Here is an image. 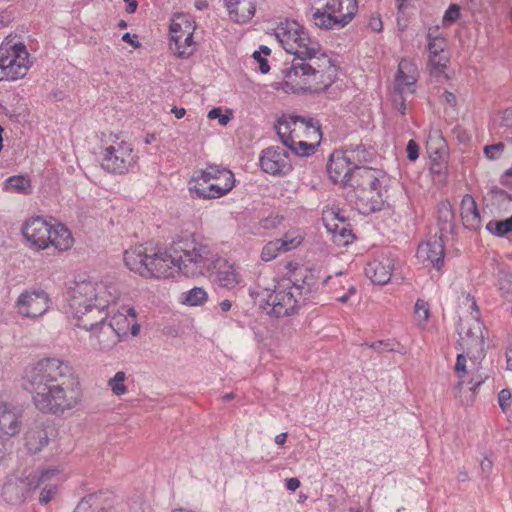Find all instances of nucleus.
<instances>
[{
	"instance_id": "f257e3e1",
	"label": "nucleus",
	"mask_w": 512,
	"mask_h": 512,
	"mask_svg": "<svg viewBox=\"0 0 512 512\" xmlns=\"http://www.w3.org/2000/svg\"><path fill=\"white\" fill-rule=\"evenodd\" d=\"M24 379L32 404L41 413L60 416L82 403L80 377L68 361L40 359L27 367Z\"/></svg>"
},
{
	"instance_id": "f03ea898",
	"label": "nucleus",
	"mask_w": 512,
	"mask_h": 512,
	"mask_svg": "<svg viewBox=\"0 0 512 512\" xmlns=\"http://www.w3.org/2000/svg\"><path fill=\"white\" fill-rule=\"evenodd\" d=\"M119 295L116 285L103 281L84 280L71 289L70 307L77 326L90 332L94 348L100 351H109L122 341L108 323L105 311Z\"/></svg>"
},
{
	"instance_id": "7ed1b4c3",
	"label": "nucleus",
	"mask_w": 512,
	"mask_h": 512,
	"mask_svg": "<svg viewBox=\"0 0 512 512\" xmlns=\"http://www.w3.org/2000/svg\"><path fill=\"white\" fill-rule=\"evenodd\" d=\"M281 73L283 80L275 82L274 89L294 94L316 92L333 83L337 76V66L325 51H320L315 55H295Z\"/></svg>"
},
{
	"instance_id": "20e7f679",
	"label": "nucleus",
	"mask_w": 512,
	"mask_h": 512,
	"mask_svg": "<svg viewBox=\"0 0 512 512\" xmlns=\"http://www.w3.org/2000/svg\"><path fill=\"white\" fill-rule=\"evenodd\" d=\"M250 295L263 311L276 318L293 315L305 303L288 280L277 281L269 270L259 274Z\"/></svg>"
},
{
	"instance_id": "39448f33",
	"label": "nucleus",
	"mask_w": 512,
	"mask_h": 512,
	"mask_svg": "<svg viewBox=\"0 0 512 512\" xmlns=\"http://www.w3.org/2000/svg\"><path fill=\"white\" fill-rule=\"evenodd\" d=\"M170 251L175 254L179 272L187 277L211 272L220 260L214 246L208 240L195 235L173 241Z\"/></svg>"
},
{
	"instance_id": "423d86ee",
	"label": "nucleus",
	"mask_w": 512,
	"mask_h": 512,
	"mask_svg": "<svg viewBox=\"0 0 512 512\" xmlns=\"http://www.w3.org/2000/svg\"><path fill=\"white\" fill-rule=\"evenodd\" d=\"M276 130L282 143L297 156L307 157L314 154L321 140L319 125L299 116L281 117Z\"/></svg>"
},
{
	"instance_id": "0eeeda50",
	"label": "nucleus",
	"mask_w": 512,
	"mask_h": 512,
	"mask_svg": "<svg viewBox=\"0 0 512 512\" xmlns=\"http://www.w3.org/2000/svg\"><path fill=\"white\" fill-rule=\"evenodd\" d=\"M21 231L32 249L46 250L53 246L59 252H66L74 245L73 235L64 224L51 223L40 216L27 219Z\"/></svg>"
},
{
	"instance_id": "6e6552de",
	"label": "nucleus",
	"mask_w": 512,
	"mask_h": 512,
	"mask_svg": "<svg viewBox=\"0 0 512 512\" xmlns=\"http://www.w3.org/2000/svg\"><path fill=\"white\" fill-rule=\"evenodd\" d=\"M383 178L384 174L381 171L370 167H362L352 174L349 196L361 214H371L382 208Z\"/></svg>"
},
{
	"instance_id": "1a4fd4ad",
	"label": "nucleus",
	"mask_w": 512,
	"mask_h": 512,
	"mask_svg": "<svg viewBox=\"0 0 512 512\" xmlns=\"http://www.w3.org/2000/svg\"><path fill=\"white\" fill-rule=\"evenodd\" d=\"M235 186L231 170L208 164L204 169L195 171L188 181V190L194 199H218L228 194Z\"/></svg>"
},
{
	"instance_id": "9d476101",
	"label": "nucleus",
	"mask_w": 512,
	"mask_h": 512,
	"mask_svg": "<svg viewBox=\"0 0 512 512\" xmlns=\"http://www.w3.org/2000/svg\"><path fill=\"white\" fill-rule=\"evenodd\" d=\"M138 160L139 156L133 145L128 141L116 138L104 145L100 164L110 174L125 175L137 166Z\"/></svg>"
},
{
	"instance_id": "9b49d317",
	"label": "nucleus",
	"mask_w": 512,
	"mask_h": 512,
	"mask_svg": "<svg viewBox=\"0 0 512 512\" xmlns=\"http://www.w3.org/2000/svg\"><path fill=\"white\" fill-rule=\"evenodd\" d=\"M275 36L289 54L315 55L322 50L321 45L311 39L305 29L294 20H285L275 29Z\"/></svg>"
},
{
	"instance_id": "f8f14e48",
	"label": "nucleus",
	"mask_w": 512,
	"mask_h": 512,
	"mask_svg": "<svg viewBox=\"0 0 512 512\" xmlns=\"http://www.w3.org/2000/svg\"><path fill=\"white\" fill-rule=\"evenodd\" d=\"M30 67L26 46L6 39L0 45V81L23 78Z\"/></svg>"
},
{
	"instance_id": "ddd939ff",
	"label": "nucleus",
	"mask_w": 512,
	"mask_h": 512,
	"mask_svg": "<svg viewBox=\"0 0 512 512\" xmlns=\"http://www.w3.org/2000/svg\"><path fill=\"white\" fill-rule=\"evenodd\" d=\"M57 468L47 469L40 473H30L20 477L11 475L7 477L2 487L3 499L12 505L23 503L33 490L40 487L46 480L58 474Z\"/></svg>"
},
{
	"instance_id": "4468645a",
	"label": "nucleus",
	"mask_w": 512,
	"mask_h": 512,
	"mask_svg": "<svg viewBox=\"0 0 512 512\" xmlns=\"http://www.w3.org/2000/svg\"><path fill=\"white\" fill-rule=\"evenodd\" d=\"M357 10V0H328L323 10L313 13V22L321 29L342 28L354 18Z\"/></svg>"
},
{
	"instance_id": "2eb2a0df",
	"label": "nucleus",
	"mask_w": 512,
	"mask_h": 512,
	"mask_svg": "<svg viewBox=\"0 0 512 512\" xmlns=\"http://www.w3.org/2000/svg\"><path fill=\"white\" fill-rule=\"evenodd\" d=\"M287 269L290 272V278L287 280L304 302L309 300L323 284L333 281L331 275H325L319 269L298 267L292 262L287 264Z\"/></svg>"
},
{
	"instance_id": "dca6fc26",
	"label": "nucleus",
	"mask_w": 512,
	"mask_h": 512,
	"mask_svg": "<svg viewBox=\"0 0 512 512\" xmlns=\"http://www.w3.org/2000/svg\"><path fill=\"white\" fill-rule=\"evenodd\" d=\"M441 218L444 219V226L440 228V235L435 234L429 240L421 243L417 249V258L425 266H433L439 270L444 262V242L442 239L443 231H452L451 220L453 214L448 206H443L440 210Z\"/></svg>"
},
{
	"instance_id": "f3484780",
	"label": "nucleus",
	"mask_w": 512,
	"mask_h": 512,
	"mask_svg": "<svg viewBox=\"0 0 512 512\" xmlns=\"http://www.w3.org/2000/svg\"><path fill=\"white\" fill-rule=\"evenodd\" d=\"M48 294L41 289H26L20 293L14 303V309L21 317L35 319L49 309Z\"/></svg>"
},
{
	"instance_id": "a211bd4d",
	"label": "nucleus",
	"mask_w": 512,
	"mask_h": 512,
	"mask_svg": "<svg viewBox=\"0 0 512 512\" xmlns=\"http://www.w3.org/2000/svg\"><path fill=\"white\" fill-rule=\"evenodd\" d=\"M419 76L416 64L408 59H402L399 62L397 74L395 77V93L403 97L406 94H414L416 91V82ZM405 99L402 98L398 106L400 114H406Z\"/></svg>"
},
{
	"instance_id": "6ab92c4d",
	"label": "nucleus",
	"mask_w": 512,
	"mask_h": 512,
	"mask_svg": "<svg viewBox=\"0 0 512 512\" xmlns=\"http://www.w3.org/2000/svg\"><path fill=\"white\" fill-rule=\"evenodd\" d=\"M155 255L150 261V268L142 267L139 262L135 265L141 268L144 278H170L179 272L176 257L172 251L156 249Z\"/></svg>"
},
{
	"instance_id": "aec40b11",
	"label": "nucleus",
	"mask_w": 512,
	"mask_h": 512,
	"mask_svg": "<svg viewBox=\"0 0 512 512\" xmlns=\"http://www.w3.org/2000/svg\"><path fill=\"white\" fill-rule=\"evenodd\" d=\"M260 166L272 176L287 175L292 169L288 153L280 147L266 148L260 157Z\"/></svg>"
},
{
	"instance_id": "412c9836",
	"label": "nucleus",
	"mask_w": 512,
	"mask_h": 512,
	"mask_svg": "<svg viewBox=\"0 0 512 512\" xmlns=\"http://www.w3.org/2000/svg\"><path fill=\"white\" fill-rule=\"evenodd\" d=\"M483 324L477 316L471 318V323L461 322L459 326L460 344L467 353H482L484 350Z\"/></svg>"
},
{
	"instance_id": "4be33fe9",
	"label": "nucleus",
	"mask_w": 512,
	"mask_h": 512,
	"mask_svg": "<svg viewBox=\"0 0 512 512\" xmlns=\"http://www.w3.org/2000/svg\"><path fill=\"white\" fill-rule=\"evenodd\" d=\"M395 260L390 253H381L370 260L365 267V275L378 285L387 284L394 270Z\"/></svg>"
},
{
	"instance_id": "5701e85b",
	"label": "nucleus",
	"mask_w": 512,
	"mask_h": 512,
	"mask_svg": "<svg viewBox=\"0 0 512 512\" xmlns=\"http://www.w3.org/2000/svg\"><path fill=\"white\" fill-rule=\"evenodd\" d=\"M327 172L334 183L349 186L355 169L344 152H334L330 156Z\"/></svg>"
},
{
	"instance_id": "b1692460",
	"label": "nucleus",
	"mask_w": 512,
	"mask_h": 512,
	"mask_svg": "<svg viewBox=\"0 0 512 512\" xmlns=\"http://www.w3.org/2000/svg\"><path fill=\"white\" fill-rule=\"evenodd\" d=\"M22 428V414L13 405L0 403V437L12 438Z\"/></svg>"
},
{
	"instance_id": "393cba45",
	"label": "nucleus",
	"mask_w": 512,
	"mask_h": 512,
	"mask_svg": "<svg viewBox=\"0 0 512 512\" xmlns=\"http://www.w3.org/2000/svg\"><path fill=\"white\" fill-rule=\"evenodd\" d=\"M427 39L431 65L437 69L445 68L447 57L443 53L447 47V41L438 26L428 29Z\"/></svg>"
},
{
	"instance_id": "a878e982",
	"label": "nucleus",
	"mask_w": 512,
	"mask_h": 512,
	"mask_svg": "<svg viewBox=\"0 0 512 512\" xmlns=\"http://www.w3.org/2000/svg\"><path fill=\"white\" fill-rule=\"evenodd\" d=\"M323 221L337 245L345 246L353 241L354 235L352 231L347 227L348 225L345 220L339 218L338 213L327 211L323 216Z\"/></svg>"
},
{
	"instance_id": "bb28decb",
	"label": "nucleus",
	"mask_w": 512,
	"mask_h": 512,
	"mask_svg": "<svg viewBox=\"0 0 512 512\" xmlns=\"http://www.w3.org/2000/svg\"><path fill=\"white\" fill-rule=\"evenodd\" d=\"M155 248H149L144 245L130 247L124 252V263L128 269L144 278L141 268L135 266L139 262L142 267L150 268V261L155 255Z\"/></svg>"
},
{
	"instance_id": "cd10ccee",
	"label": "nucleus",
	"mask_w": 512,
	"mask_h": 512,
	"mask_svg": "<svg viewBox=\"0 0 512 512\" xmlns=\"http://www.w3.org/2000/svg\"><path fill=\"white\" fill-rule=\"evenodd\" d=\"M110 506V494L99 491L83 497L77 504L74 512H106Z\"/></svg>"
},
{
	"instance_id": "c85d7f7f",
	"label": "nucleus",
	"mask_w": 512,
	"mask_h": 512,
	"mask_svg": "<svg viewBox=\"0 0 512 512\" xmlns=\"http://www.w3.org/2000/svg\"><path fill=\"white\" fill-rule=\"evenodd\" d=\"M214 269H217L216 280L221 287L234 289L242 282L238 268L226 260L220 258Z\"/></svg>"
},
{
	"instance_id": "c756f323",
	"label": "nucleus",
	"mask_w": 512,
	"mask_h": 512,
	"mask_svg": "<svg viewBox=\"0 0 512 512\" xmlns=\"http://www.w3.org/2000/svg\"><path fill=\"white\" fill-rule=\"evenodd\" d=\"M487 378V375H477L472 379L471 384H462L460 386V383H457L455 385V397L459 400L461 405L466 407L473 405L476 399L478 388L485 382Z\"/></svg>"
},
{
	"instance_id": "7c9ffc66",
	"label": "nucleus",
	"mask_w": 512,
	"mask_h": 512,
	"mask_svg": "<svg viewBox=\"0 0 512 512\" xmlns=\"http://www.w3.org/2000/svg\"><path fill=\"white\" fill-rule=\"evenodd\" d=\"M196 25L189 14H175L169 27L171 41H179L183 36L194 34Z\"/></svg>"
},
{
	"instance_id": "2f4dec72",
	"label": "nucleus",
	"mask_w": 512,
	"mask_h": 512,
	"mask_svg": "<svg viewBox=\"0 0 512 512\" xmlns=\"http://www.w3.org/2000/svg\"><path fill=\"white\" fill-rule=\"evenodd\" d=\"M454 371L458 377L457 383H460V386L471 384L472 379L477 375H485L481 372L479 364L472 360L468 361L464 354H458Z\"/></svg>"
},
{
	"instance_id": "473e14b6",
	"label": "nucleus",
	"mask_w": 512,
	"mask_h": 512,
	"mask_svg": "<svg viewBox=\"0 0 512 512\" xmlns=\"http://www.w3.org/2000/svg\"><path fill=\"white\" fill-rule=\"evenodd\" d=\"M461 218L465 228L477 230L481 227V217L474 198L465 195L461 201Z\"/></svg>"
},
{
	"instance_id": "72a5a7b5",
	"label": "nucleus",
	"mask_w": 512,
	"mask_h": 512,
	"mask_svg": "<svg viewBox=\"0 0 512 512\" xmlns=\"http://www.w3.org/2000/svg\"><path fill=\"white\" fill-rule=\"evenodd\" d=\"M231 17L238 23H245L255 13L257 0H225Z\"/></svg>"
},
{
	"instance_id": "f704fd0d",
	"label": "nucleus",
	"mask_w": 512,
	"mask_h": 512,
	"mask_svg": "<svg viewBox=\"0 0 512 512\" xmlns=\"http://www.w3.org/2000/svg\"><path fill=\"white\" fill-rule=\"evenodd\" d=\"M133 317H137L133 307H122L121 310L108 317V323L112 325L121 340L127 336L130 328L129 322L133 321Z\"/></svg>"
},
{
	"instance_id": "c9c22d12",
	"label": "nucleus",
	"mask_w": 512,
	"mask_h": 512,
	"mask_svg": "<svg viewBox=\"0 0 512 512\" xmlns=\"http://www.w3.org/2000/svg\"><path fill=\"white\" fill-rule=\"evenodd\" d=\"M24 439L26 448L34 454L41 451L49 442L46 430L40 425L29 428Z\"/></svg>"
},
{
	"instance_id": "e433bc0d",
	"label": "nucleus",
	"mask_w": 512,
	"mask_h": 512,
	"mask_svg": "<svg viewBox=\"0 0 512 512\" xmlns=\"http://www.w3.org/2000/svg\"><path fill=\"white\" fill-rule=\"evenodd\" d=\"M344 153L354 166L355 171L361 168L358 167V164L368 162L373 156L372 151L367 149L364 145H356L355 147L345 150Z\"/></svg>"
},
{
	"instance_id": "4c0bfd02",
	"label": "nucleus",
	"mask_w": 512,
	"mask_h": 512,
	"mask_svg": "<svg viewBox=\"0 0 512 512\" xmlns=\"http://www.w3.org/2000/svg\"><path fill=\"white\" fill-rule=\"evenodd\" d=\"M427 147L430 153H434L439 159H442L446 154V141L443 138L441 131L432 129L429 132L427 139Z\"/></svg>"
},
{
	"instance_id": "58836bf2",
	"label": "nucleus",
	"mask_w": 512,
	"mask_h": 512,
	"mask_svg": "<svg viewBox=\"0 0 512 512\" xmlns=\"http://www.w3.org/2000/svg\"><path fill=\"white\" fill-rule=\"evenodd\" d=\"M172 42L174 47L171 49L178 58H188L196 50V43L194 42L193 34L190 36H183L179 41Z\"/></svg>"
},
{
	"instance_id": "ea45409f",
	"label": "nucleus",
	"mask_w": 512,
	"mask_h": 512,
	"mask_svg": "<svg viewBox=\"0 0 512 512\" xmlns=\"http://www.w3.org/2000/svg\"><path fill=\"white\" fill-rule=\"evenodd\" d=\"M5 189L27 195L31 193V181L23 175L12 176L6 180Z\"/></svg>"
},
{
	"instance_id": "a19ab883",
	"label": "nucleus",
	"mask_w": 512,
	"mask_h": 512,
	"mask_svg": "<svg viewBox=\"0 0 512 512\" xmlns=\"http://www.w3.org/2000/svg\"><path fill=\"white\" fill-rule=\"evenodd\" d=\"M59 472L56 476L53 478L46 480L39 488H41L40 496H39V502L41 504H48L57 494L58 492V483H59V474L60 470L57 469Z\"/></svg>"
},
{
	"instance_id": "79ce46f5",
	"label": "nucleus",
	"mask_w": 512,
	"mask_h": 512,
	"mask_svg": "<svg viewBox=\"0 0 512 512\" xmlns=\"http://www.w3.org/2000/svg\"><path fill=\"white\" fill-rule=\"evenodd\" d=\"M126 380V373L124 371H118L107 381V386L110 388L114 396L120 397L128 392V387L125 384Z\"/></svg>"
},
{
	"instance_id": "37998d69",
	"label": "nucleus",
	"mask_w": 512,
	"mask_h": 512,
	"mask_svg": "<svg viewBox=\"0 0 512 512\" xmlns=\"http://www.w3.org/2000/svg\"><path fill=\"white\" fill-rule=\"evenodd\" d=\"M429 317H430L429 304L422 299H418L416 301L415 307H414V320H415L417 326L421 329H424L427 325Z\"/></svg>"
},
{
	"instance_id": "c03bdc74",
	"label": "nucleus",
	"mask_w": 512,
	"mask_h": 512,
	"mask_svg": "<svg viewBox=\"0 0 512 512\" xmlns=\"http://www.w3.org/2000/svg\"><path fill=\"white\" fill-rule=\"evenodd\" d=\"M303 235L299 230H290L285 233V235L280 238V242L282 245V250L284 252L291 251L298 246H300L303 242Z\"/></svg>"
},
{
	"instance_id": "a18cd8bd",
	"label": "nucleus",
	"mask_w": 512,
	"mask_h": 512,
	"mask_svg": "<svg viewBox=\"0 0 512 512\" xmlns=\"http://www.w3.org/2000/svg\"><path fill=\"white\" fill-rule=\"evenodd\" d=\"M208 299L207 292L202 287H194L186 293L184 303L190 306L204 304Z\"/></svg>"
},
{
	"instance_id": "49530a36",
	"label": "nucleus",
	"mask_w": 512,
	"mask_h": 512,
	"mask_svg": "<svg viewBox=\"0 0 512 512\" xmlns=\"http://www.w3.org/2000/svg\"><path fill=\"white\" fill-rule=\"evenodd\" d=\"M282 245L280 240L275 239L268 242L262 249L261 258L262 260L268 262L275 259L279 253L284 252L282 250Z\"/></svg>"
},
{
	"instance_id": "de8ad7c7",
	"label": "nucleus",
	"mask_w": 512,
	"mask_h": 512,
	"mask_svg": "<svg viewBox=\"0 0 512 512\" xmlns=\"http://www.w3.org/2000/svg\"><path fill=\"white\" fill-rule=\"evenodd\" d=\"M487 228L490 231H493L496 235L502 236L507 233L512 232V216L506 220L498 221V222H490L487 225Z\"/></svg>"
},
{
	"instance_id": "09e8293b",
	"label": "nucleus",
	"mask_w": 512,
	"mask_h": 512,
	"mask_svg": "<svg viewBox=\"0 0 512 512\" xmlns=\"http://www.w3.org/2000/svg\"><path fill=\"white\" fill-rule=\"evenodd\" d=\"M505 150V144L498 142L491 145H486L483 149L484 155L489 160H497L501 157Z\"/></svg>"
},
{
	"instance_id": "8fccbe9b",
	"label": "nucleus",
	"mask_w": 512,
	"mask_h": 512,
	"mask_svg": "<svg viewBox=\"0 0 512 512\" xmlns=\"http://www.w3.org/2000/svg\"><path fill=\"white\" fill-rule=\"evenodd\" d=\"M333 281L329 284H323L324 286L329 287V291L334 295L339 294L340 291L345 290L347 284L345 279H342V272L337 273L334 277L332 276Z\"/></svg>"
},
{
	"instance_id": "3c124183",
	"label": "nucleus",
	"mask_w": 512,
	"mask_h": 512,
	"mask_svg": "<svg viewBox=\"0 0 512 512\" xmlns=\"http://www.w3.org/2000/svg\"><path fill=\"white\" fill-rule=\"evenodd\" d=\"M511 398L512 394L509 389H502L498 394V403L501 408V410L504 413H507L511 406Z\"/></svg>"
},
{
	"instance_id": "603ef678",
	"label": "nucleus",
	"mask_w": 512,
	"mask_h": 512,
	"mask_svg": "<svg viewBox=\"0 0 512 512\" xmlns=\"http://www.w3.org/2000/svg\"><path fill=\"white\" fill-rule=\"evenodd\" d=\"M499 289L506 294H512V275L501 273L498 279Z\"/></svg>"
},
{
	"instance_id": "864d4df0",
	"label": "nucleus",
	"mask_w": 512,
	"mask_h": 512,
	"mask_svg": "<svg viewBox=\"0 0 512 512\" xmlns=\"http://www.w3.org/2000/svg\"><path fill=\"white\" fill-rule=\"evenodd\" d=\"M369 347L377 352H383V351H395L394 344L389 341H376L371 344H369Z\"/></svg>"
},
{
	"instance_id": "5fc2aeb1",
	"label": "nucleus",
	"mask_w": 512,
	"mask_h": 512,
	"mask_svg": "<svg viewBox=\"0 0 512 512\" xmlns=\"http://www.w3.org/2000/svg\"><path fill=\"white\" fill-rule=\"evenodd\" d=\"M407 158L410 161H415L419 157V146L414 140H409L406 147Z\"/></svg>"
},
{
	"instance_id": "6e6d98bb",
	"label": "nucleus",
	"mask_w": 512,
	"mask_h": 512,
	"mask_svg": "<svg viewBox=\"0 0 512 512\" xmlns=\"http://www.w3.org/2000/svg\"><path fill=\"white\" fill-rule=\"evenodd\" d=\"M208 118L218 119L219 123L223 126H225L230 120L229 116L222 114L221 108H213L212 110H210L208 113Z\"/></svg>"
},
{
	"instance_id": "4d7b16f0",
	"label": "nucleus",
	"mask_w": 512,
	"mask_h": 512,
	"mask_svg": "<svg viewBox=\"0 0 512 512\" xmlns=\"http://www.w3.org/2000/svg\"><path fill=\"white\" fill-rule=\"evenodd\" d=\"M346 288H345V292L343 294H337L335 295L336 296V300L339 301L340 303H347L350 296L354 295L356 293V289L353 285L349 284L348 281H346Z\"/></svg>"
},
{
	"instance_id": "13d9d810",
	"label": "nucleus",
	"mask_w": 512,
	"mask_h": 512,
	"mask_svg": "<svg viewBox=\"0 0 512 512\" xmlns=\"http://www.w3.org/2000/svg\"><path fill=\"white\" fill-rule=\"evenodd\" d=\"M460 12L457 5H451L443 16V22L452 23L459 18Z\"/></svg>"
},
{
	"instance_id": "bf43d9fd",
	"label": "nucleus",
	"mask_w": 512,
	"mask_h": 512,
	"mask_svg": "<svg viewBox=\"0 0 512 512\" xmlns=\"http://www.w3.org/2000/svg\"><path fill=\"white\" fill-rule=\"evenodd\" d=\"M253 58L258 62L261 73L265 74L269 71L270 66L268 65L267 60L261 56L260 52L255 51L253 53Z\"/></svg>"
},
{
	"instance_id": "052dcab7",
	"label": "nucleus",
	"mask_w": 512,
	"mask_h": 512,
	"mask_svg": "<svg viewBox=\"0 0 512 512\" xmlns=\"http://www.w3.org/2000/svg\"><path fill=\"white\" fill-rule=\"evenodd\" d=\"M500 182L502 185L512 190V167L507 169L501 176Z\"/></svg>"
},
{
	"instance_id": "680f3d73",
	"label": "nucleus",
	"mask_w": 512,
	"mask_h": 512,
	"mask_svg": "<svg viewBox=\"0 0 512 512\" xmlns=\"http://www.w3.org/2000/svg\"><path fill=\"white\" fill-rule=\"evenodd\" d=\"M431 171L433 173L442 174L446 171V165L444 162H436V158H432Z\"/></svg>"
},
{
	"instance_id": "e2e57ef3",
	"label": "nucleus",
	"mask_w": 512,
	"mask_h": 512,
	"mask_svg": "<svg viewBox=\"0 0 512 512\" xmlns=\"http://www.w3.org/2000/svg\"><path fill=\"white\" fill-rule=\"evenodd\" d=\"M122 41L126 42V43H129L131 46H133L134 48H139L141 46L140 42L137 41V35H133L131 36L130 33H125L123 36H122Z\"/></svg>"
},
{
	"instance_id": "0e129e2a",
	"label": "nucleus",
	"mask_w": 512,
	"mask_h": 512,
	"mask_svg": "<svg viewBox=\"0 0 512 512\" xmlns=\"http://www.w3.org/2000/svg\"><path fill=\"white\" fill-rule=\"evenodd\" d=\"M300 486V481L299 479L297 478H289L287 481H286V487L288 490L290 491H295L299 488Z\"/></svg>"
},
{
	"instance_id": "69168bd1",
	"label": "nucleus",
	"mask_w": 512,
	"mask_h": 512,
	"mask_svg": "<svg viewBox=\"0 0 512 512\" xmlns=\"http://www.w3.org/2000/svg\"><path fill=\"white\" fill-rule=\"evenodd\" d=\"M502 121L506 126H512V109H506L503 112Z\"/></svg>"
},
{
	"instance_id": "338daca9",
	"label": "nucleus",
	"mask_w": 512,
	"mask_h": 512,
	"mask_svg": "<svg viewBox=\"0 0 512 512\" xmlns=\"http://www.w3.org/2000/svg\"><path fill=\"white\" fill-rule=\"evenodd\" d=\"M506 363L507 370L512 372V343L507 347L506 350Z\"/></svg>"
},
{
	"instance_id": "774afa93",
	"label": "nucleus",
	"mask_w": 512,
	"mask_h": 512,
	"mask_svg": "<svg viewBox=\"0 0 512 512\" xmlns=\"http://www.w3.org/2000/svg\"><path fill=\"white\" fill-rule=\"evenodd\" d=\"M130 323V331L133 336H137L140 332V325L137 323L136 317H133V321Z\"/></svg>"
}]
</instances>
